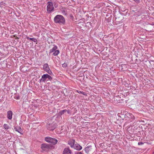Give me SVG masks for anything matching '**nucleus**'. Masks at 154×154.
I'll return each mask as SVG.
<instances>
[{
    "instance_id": "f257e3e1",
    "label": "nucleus",
    "mask_w": 154,
    "mask_h": 154,
    "mask_svg": "<svg viewBox=\"0 0 154 154\" xmlns=\"http://www.w3.org/2000/svg\"><path fill=\"white\" fill-rule=\"evenodd\" d=\"M54 20L55 23L60 24H64L65 20L64 18L61 15H58L54 18Z\"/></svg>"
},
{
    "instance_id": "f03ea898",
    "label": "nucleus",
    "mask_w": 154,
    "mask_h": 154,
    "mask_svg": "<svg viewBox=\"0 0 154 154\" xmlns=\"http://www.w3.org/2000/svg\"><path fill=\"white\" fill-rule=\"evenodd\" d=\"M45 140L47 142L51 143L54 145L56 144L58 142V140L55 138L50 137H45Z\"/></svg>"
},
{
    "instance_id": "7ed1b4c3",
    "label": "nucleus",
    "mask_w": 154,
    "mask_h": 154,
    "mask_svg": "<svg viewBox=\"0 0 154 154\" xmlns=\"http://www.w3.org/2000/svg\"><path fill=\"white\" fill-rule=\"evenodd\" d=\"M47 11L48 13H50L54 11V8L53 6L52 3L50 2H48L47 3Z\"/></svg>"
},
{
    "instance_id": "20e7f679",
    "label": "nucleus",
    "mask_w": 154,
    "mask_h": 154,
    "mask_svg": "<svg viewBox=\"0 0 154 154\" xmlns=\"http://www.w3.org/2000/svg\"><path fill=\"white\" fill-rule=\"evenodd\" d=\"M44 70L50 75L52 74V72L49 67L47 63H45L43 66Z\"/></svg>"
},
{
    "instance_id": "39448f33",
    "label": "nucleus",
    "mask_w": 154,
    "mask_h": 154,
    "mask_svg": "<svg viewBox=\"0 0 154 154\" xmlns=\"http://www.w3.org/2000/svg\"><path fill=\"white\" fill-rule=\"evenodd\" d=\"M47 128L48 130L50 131L53 130L55 128L56 126L54 124L52 123L51 124H49L47 125Z\"/></svg>"
},
{
    "instance_id": "423d86ee",
    "label": "nucleus",
    "mask_w": 154,
    "mask_h": 154,
    "mask_svg": "<svg viewBox=\"0 0 154 154\" xmlns=\"http://www.w3.org/2000/svg\"><path fill=\"white\" fill-rule=\"evenodd\" d=\"M125 116L129 119V121L131 122L134 119V117L131 113H129L125 114Z\"/></svg>"
},
{
    "instance_id": "0eeeda50",
    "label": "nucleus",
    "mask_w": 154,
    "mask_h": 154,
    "mask_svg": "<svg viewBox=\"0 0 154 154\" xmlns=\"http://www.w3.org/2000/svg\"><path fill=\"white\" fill-rule=\"evenodd\" d=\"M47 78L50 80L51 79V77L50 75L48 74H44L42 76L41 80L43 82H45Z\"/></svg>"
},
{
    "instance_id": "6e6552de",
    "label": "nucleus",
    "mask_w": 154,
    "mask_h": 154,
    "mask_svg": "<svg viewBox=\"0 0 154 154\" xmlns=\"http://www.w3.org/2000/svg\"><path fill=\"white\" fill-rule=\"evenodd\" d=\"M82 147L77 143H75L74 147L73 148L78 150H81L82 149Z\"/></svg>"
},
{
    "instance_id": "1a4fd4ad",
    "label": "nucleus",
    "mask_w": 154,
    "mask_h": 154,
    "mask_svg": "<svg viewBox=\"0 0 154 154\" xmlns=\"http://www.w3.org/2000/svg\"><path fill=\"white\" fill-rule=\"evenodd\" d=\"M92 149L91 146H89L85 148V151L86 153H88L92 151Z\"/></svg>"
},
{
    "instance_id": "9d476101",
    "label": "nucleus",
    "mask_w": 154,
    "mask_h": 154,
    "mask_svg": "<svg viewBox=\"0 0 154 154\" xmlns=\"http://www.w3.org/2000/svg\"><path fill=\"white\" fill-rule=\"evenodd\" d=\"M49 148V145L46 143L42 144L41 145V148L43 150H46Z\"/></svg>"
},
{
    "instance_id": "9b49d317",
    "label": "nucleus",
    "mask_w": 154,
    "mask_h": 154,
    "mask_svg": "<svg viewBox=\"0 0 154 154\" xmlns=\"http://www.w3.org/2000/svg\"><path fill=\"white\" fill-rule=\"evenodd\" d=\"M8 118L9 119H11L12 118V116L13 115V112L11 111L10 110L7 112V113Z\"/></svg>"
},
{
    "instance_id": "f8f14e48",
    "label": "nucleus",
    "mask_w": 154,
    "mask_h": 154,
    "mask_svg": "<svg viewBox=\"0 0 154 154\" xmlns=\"http://www.w3.org/2000/svg\"><path fill=\"white\" fill-rule=\"evenodd\" d=\"M14 129L16 131L18 132L21 134H23V133H22V130L20 126L15 127L14 128Z\"/></svg>"
},
{
    "instance_id": "ddd939ff",
    "label": "nucleus",
    "mask_w": 154,
    "mask_h": 154,
    "mask_svg": "<svg viewBox=\"0 0 154 154\" xmlns=\"http://www.w3.org/2000/svg\"><path fill=\"white\" fill-rule=\"evenodd\" d=\"M75 143V140H71L69 141L68 144L72 148H73V147H74Z\"/></svg>"
},
{
    "instance_id": "4468645a",
    "label": "nucleus",
    "mask_w": 154,
    "mask_h": 154,
    "mask_svg": "<svg viewBox=\"0 0 154 154\" xmlns=\"http://www.w3.org/2000/svg\"><path fill=\"white\" fill-rule=\"evenodd\" d=\"M57 48V46H55L52 49L50 50V53H51L54 52L56 50Z\"/></svg>"
},
{
    "instance_id": "2eb2a0df",
    "label": "nucleus",
    "mask_w": 154,
    "mask_h": 154,
    "mask_svg": "<svg viewBox=\"0 0 154 154\" xmlns=\"http://www.w3.org/2000/svg\"><path fill=\"white\" fill-rule=\"evenodd\" d=\"M59 51L58 50H56L54 51V52L53 53V54L54 56H56L59 53Z\"/></svg>"
},
{
    "instance_id": "dca6fc26",
    "label": "nucleus",
    "mask_w": 154,
    "mask_h": 154,
    "mask_svg": "<svg viewBox=\"0 0 154 154\" xmlns=\"http://www.w3.org/2000/svg\"><path fill=\"white\" fill-rule=\"evenodd\" d=\"M76 92L77 93H78L82 94L85 95H86V93L85 92H83L82 91H79L77 90L76 91Z\"/></svg>"
},
{
    "instance_id": "f3484780",
    "label": "nucleus",
    "mask_w": 154,
    "mask_h": 154,
    "mask_svg": "<svg viewBox=\"0 0 154 154\" xmlns=\"http://www.w3.org/2000/svg\"><path fill=\"white\" fill-rule=\"evenodd\" d=\"M3 126L4 128L6 129H7L9 128V126L7 124H4Z\"/></svg>"
},
{
    "instance_id": "a211bd4d",
    "label": "nucleus",
    "mask_w": 154,
    "mask_h": 154,
    "mask_svg": "<svg viewBox=\"0 0 154 154\" xmlns=\"http://www.w3.org/2000/svg\"><path fill=\"white\" fill-rule=\"evenodd\" d=\"M63 154H67V148H65L63 151Z\"/></svg>"
},
{
    "instance_id": "6ab92c4d",
    "label": "nucleus",
    "mask_w": 154,
    "mask_h": 154,
    "mask_svg": "<svg viewBox=\"0 0 154 154\" xmlns=\"http://www.w3.org/2000/svg\"><path fill=\"white\" fill-rule=\"evenodd\" d=\"M68 154H73L72 151L69 149H68Z\"/></svg>"
},
{
    "instance_id": "aec40b11",
    "label": "nucleus",
    "mask_w": 154,
    "mask_h": 154,
    "mask_svg": "<svg viewBox=\"0 0 154 154\" xmlns=\"http://www.w3.org/2000/svg\"><path fill=\"white\" fill-rule=\"evenodd\" d=\"M133 0L137 4H138L140 2V0Z\"/></svg>"
},
{
    "instance_id": "412c9836",
    "label": "nucleus",
    "mask_w": 154,
    "mask_h": 154,
    "mask_svg": "<svg viewBox=\"0 0 154 154\" xmlns=\"http://www.w3.org/2000/svg\"><path fill=\"white\" fill-rule=\"evenodd\" d=\"M69 17L70 18V19L72 20H73V18H74V17H73V16L72 15V14H70L69 15Z\"/></svg>"
},
{
    "instance_id": "4be33fe9",
    "label": "nucleus",
    "mask_w": 154,
    "mask_h": 154,
    "mask_svg": "<svg viewBox=\"0 0 154 154\" xmlns=\"http://www.w3.org/2000/svg\"><path fill=\"white\" fill-rule=\"evenodd\" d=\"M5 4L4 3H3V2H1L0 3V7H2L1 5H5Z\"/></svg>"
},
{
    "instance_id": "5701e85b",
    "label": "nucleus",
    "mask_w": 154,
    "mask_h": 154,
    "mask_svg": "<svg viewBox=\"0 0 154 154\" xmlns=\"http://www.w3.org/2000/svg\"><path fill=\"white\" fill-rule=\"evenodd\" d=\"M75 154H84L81 152H78L76 153H75Z\"/></svg>"
},
{
    "instance_id": "b1692460",
    "label": "nucleus",
    "mask_w": 154,
    "mask_h": 154,
    "mask_svg": "<svg viewBox=\"0 0 154 154\" xmlns=\"http://www.w3.org/2000/svg\"><path fill=\"white\" fill-rule=\"evenodd\" d=\"M30 40H32L34 42H36L37 41V39H30Z\"/></svg>"
},
{
    "instance_id": "393cba45",
    "label": "nucleus",
    "mask_w": 154,
    "mask_h": 154,
    "mask_svg": "<svg viewBox=\"0 0 154 154\" xmlns=\"http://www.w3.org/2000/svg\"><path fill=\"white\" fill-rule=\"evenodd\" d=\"M143 144V143L142 142H139L138 143V144L139 145H142Z\"/></svg>"
},
{
    "instance_id": "a878e982",
    "label": "nucleus",
    "mask_w": 154,
    "mask_h": 154,
    "mask_svg": "<svg viewBox=\"0 0 154 154\" xmlns=\"http://www.w3.org/2000/svg\"><path fill=\"white\" fill-rule=\"evenodd\" d=\"M150 25H154V22H152L151 24H150Z\"/></svg>"
},
{
    "instance_id": "bb28decb",
    "label": "nucleus",
    "mask_w": 154,
    "mask_h": 154,
    "mask_svg": "<svg viewBox=\"0 0 154 154\" xmlns=\"http://www.w3.org/2000/svg\"><path fill=\"white\" fill-rule=\"evenodd\" d=\"M140 15V14H135V15L137 16H139V15Z\"/></svg>"
},
{
    "instance_id": "cd10ccee",
    "label": "nucleus",
    "mask_w": 154,
    "mask_h": 154,
    "mask_svg": "<svg viewBox=\"0 0 154 154\" xmlns=\"http://www.w3.org/2000/svg\"><path fill=\"white\" fill-rule=\"evenodd\" d=\"M30 38V39H31V38H29L28 37V38Z\"/></svg>"
},
{
    "instance_id": "c85d7f7f",
    "label": "nucleus",
    "mask_w": 154,
    "mask_h": 154,
    "mask_svg": "<svg viewBox=\"0 0 154 154\" xmlns=\"http://www.w3.org/2000/svg\"><path fill=\"white\" fill-rule=\"evenodd\" d=\"M17 38V39H18V38H18V37H17V38Z\"/></svg>"
},
{
    "instance_id": "c756f323",
    "label": "nucleus",
    "mask_w": 154,
    "mask_h": 154,
    "mask_svg": "<svg viewBox=\"0 0 154 154\" xmlns=\"http://www.w3.org/2000/svg\"><path fill=\"white\" fill-rule=\"evenodd\" d=\"M132 11L134 12V11H133H133Z\"/></svg>"
},
{
    "instance_id": "7c9ffc66",
    "label": "nucleus",
    "mask_w": 154,
    "mask_h": 154,
    "mask_svg": "<svg viewBox=\"0 0 154 154\" xmlns=\"http://www.w3.org/2000/svg\"><path fill=\"white\" fill-rule=\"evenodd\" d=\"M153 154H154V153H153Z\"/></svg>"
}]
</instances>
